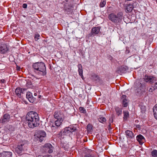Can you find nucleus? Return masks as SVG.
Instances as JSON below:
<instances>
[{
  "label": "nucleus",
  "instance_id": "obj_1",
  "mask_svg": "<svg viewBox=\"0 0 157 157\" xmlns=\"http://www.w3.org/2000/svg\"><path fill=\"white\" fill-rule=\"evenodd\" d=\"M25 120L29 128H34L39 124V117L36 112L33 111L29 112L26 116Z\"/></svg>",
  "mask_w": 157,
  "mask_h": 157
},
{
  "label": "nucleus",
  "instance_id": "obj_2",
  "mask_svg": "<svg viewBox=\"0 0 157 157\" xmlns=\"http://www.w3.org/2000/svg\"><path fill=\"white\" fill-rule=\"evenodd\" d=\"M34 72L38 75L44 76L46 74V69L45 64L41 62L34 63L32 66Z\"/></svg>",
  "mask_w": 157,
  "mask_h": 157
},
{
  "label": "nucleus",
  "instance_id": "obj_3",
  "mask_svg": "<svg viewBox=\"0 0 157 157\" xmlns=\"http://www.w3.org/2000/svg\"><path fill=\"white\" fill-rule=\"evenodd\" d=\"M123 18V14L121 12H118L117 14L112 13L108 16V18L113 23L117 24L122 21Z\"/></svg>",
  "mask_w": 157,
  "mask_h": 157
},
{
  "label": "nucleus",
  "instance_id": "obj_4",
  "mask_svg": "<svg viewBox=\"0 0 157 157\" xmlns=\"http://www.w3.org/2000/svg\"><path fill=\"white\" fill-rule=\"evenodd\" d=\"M27 144L22 142L18 145L15 151L17 154L21 155L24 151L27 149Z\"/></svg>",
  "mask_w": 157,
  "mask_h": 157
},
{
  "label": "nucleus",
  "instance_id": "obj_5",
  "mask_svg": "<svg viewBox=\"0 0 157 157\" xmlns=\"http://www.w3.org/2000/svg\"><path fill=\"white\" fill-rule=\"evenodd\" d=\"M34 136L36 140H39L40 142H42L44 138L46 136V133L44 131H40L36 132Z\"/></svg>",
  "mask_w": 157,
  "mask_h": 157
},
{
  "label": "nucleus",
  "instance_id": "obj_6",
  "mask_svg": "<svg viewBox=\"0 0 157 157\" xmlns=\"http://www.w3.org/2000/svg\"><path fill=\"white\" fill-rule=\"evenodd\" d=\"M143 79L144 82L150 83H152L156 81L155 77L152 75H145Z\"/></svg>",
  "mask_w": 157,
  "mask_h": 157
},
{
  "label": "nucleus",
  "instance_id": "obj_7",
  "mask_svg": "<svg viewBox=\"0 0 157 157\" xmlns=\"http://www.w3.org/2000/svg\"><path fill=\"white\" fill-rule=\"evenodd\" d=\"M26 89L25 88H21L18 87L15 90V93L16 95L19 98H21V94L23 93L24 91Z\"/></svg>",
  "mask_w": 157,
  "mask_h": 157
},
{
  "label": "nucleus",
  "instance_id": "obj_8",
  "mask_svg": "<svg viewBox=\"0 0 157 157\" xmlns=\"http://www.w3.org/2000/svg\"><path fill=\"white\" fill-rule=\"evenodd\" d=\"M8 51L7 45L5 44H0V53L4 54Z\"/></svg>",
  "mask_w": 157,
  "mask_h": 157
},
{
  "label": "nucleus",
  "instance_id": "obj_9",
  "mask_svg": "<svg viewBox=\"0 0 157 157\" xmlns=\"http://www.w3.org/2000/svg\"><path fill=\"white\" fill-rule=\"evenodd\" d=\"M100 26H98L93 28L91 30V33L89 34V36L90 37L92 35H97L99 33L101 29Z\"/></svg>",
  "mask_w": 157,
  "mask_h": 157
},
{
  "label": "nucleus",
  "instance_id": "obj_10",
  "mask_svg": "<svg viewBox=\"0 0 157 157\" xmlns=\"http://www.w3.org/2000/svg\"><path fill=\"white\" fill-rule=\"evenodd\" d=\"M10 116L7 113L5 114L3 117L0 120V121L2 123H5L8 122L10 119Z\"/></svg>",
  "mask_w": 157,
  "mask_h": 157
},
{
  "label": "nucleus",
  "instance_id": "obj_11",
  "mask_svg": "<svg viewBox=\"0 0 157 157\" xmlns=\"http://www.w3.org/2000/svg\"><path fill=\"white\" fill-rule=\"evenodd\" d=\"M126 98V96L125 95H123L121 97L123 105L124 107H126L128 105V101Z\"/></svg>",
  "mask_w": 157,
  "mask_h": 157
},
{
  "label": "nucleus",
  "instance_id": "obj_12",
  "mask_svg": "<svg viewBox=\"0 0 157 157\" xmlns=\"http://www.w3.org/2000/svg\"><path fill=\"white\" fill-rule=\"evenodd\" d=\"M128 70L127 67L122 66L120 67L117 70V72L120 74L126 73V71Z\"/></svg>",
  "mask_w": 157,
  "mask_h": 157
},
{
  "label": "nucleus",
  "instance_id": "obj_13",
  "mask_svg": "<svg viewBox=\"0 0 157 157\" xmlns=\"http://www.w3.org/2000/svg\"><path fill=\"white\" fill-rule=\"evenodd\" d=\"M125 134L127 138L132 139L134 137L133 132L130 130H127L125 131Z\"/></svg>",
  "mask_w": 157,
  "mask_h": 157
},
{
  "label": "nucleus",
  "instance_id": "obj_14",
  "mask_svg": "<svg viewBox=\"0 0 157 157\" xmlns=\"http://www.w3.org/2000/svg\"><path fill=\"white\" fill-rule=\"evenodd\" d=\"M137 140L139 142L140 144H142L145 140V139L144 136L141 135H139L136 136Z\"/></svg>",
  "mask_w": 157,
  "mask_h": 157
},
{
  "label": "nucleus",
  "instance_id": "obj_15",
  "mask_svg": "<svg viewBox=\"0 0 157 157\" xmlns=\"http://www.w3.org/2000/svg\"><path fill=\"white\" fill-rule=\"evenodd\" d=\"M78 72L79 75L82 78L83 77V70L82 69V67L81 64H79L78 65Z\"/></svg>",
  "mask_w": 157,
  "mask_h": 157
},
{
  "label": "nucleus",
  "instance_id": "obj_16",
  "mask_svg": "<svg viewBox=\"0 0 157 157\" xmlns=\"http://www.w3.org/2000/svg\"><path fill=\"white\" fill-rule=\"evenodd\" d=\"M133 7V6L132 5H128L127 6H126L125 8L126 10V12H131L132 10Z\"/></svg>",
  "mask_w": 157,
  "mask_h": 157
},
{
  "label": "nucleus",
  "instance_id": "obj_17",
  "mask_svg": "<svg viewBox=\"0 0 157 157\" xmlns=\"http://www.w3.org/2000/svg\"><path fill=\"white\" fill-rule=\"evenodd\" d=\"M12 154L10 152H5L2 155V157H12Z\"/></svg>",
  "mask_w": 157,
  "mask_h": 157
},
{
  "label": "nucleus",
  "instance_id": "obj_18",
  "mask_svg": "<svg viewBox=\"0 0 157 157\" xmlns=\"http://www.w3.org/2000/svg\"><path fill=\"white\" fill-rule=\"evenodd\" d=\"M116 113L118 116L121 115L122 113V109L118 107H116L115 108Z\"/></svg>",
  "mask_w": 157,
  "mask_h": 157
},
{
  "label": "nucleus",
  "instance_id": "obj_19",
  "mask_svg": "<svg viewBox=\"0 0 157 157\" xmlns=\"http://www.w3.org/2000/svg\"><path fill=\"white\" fill-rule=\"evenodd\" d=\"M44 149L48 150L49 148H53L52 145L50 143H47L44 144L43 146Z\"/></svg>",
  "mask_w": 157,
  "mask_h": 157
},
{
  "label": "nucleus",
  "instance_id": "obj_20",
  "mask_svg": "<svg viewBox=\"0 0 157 157\" xmlns=\"http://www.w3.org/2000/svg\"><path fill=\"white\" fill-rule=\"evenodd\" d=\"M138 86H137L138 88H137V90L138 91H139V89H140V90H142V88L145 87V84H142L141 83H138Z\"/></svg>",
  "mask_w": 157,
  "mask_h": 157
},
{
  "label": "nucleus",
  "instance_id": "obj_21",
  "mask_svg": "<svg viewBox=\"0 0 157 157\" xmlns=\"http://www.w3.org/2000/svg\"><path fill=\"white\" fill-rule=\"evenodd\" d=\"M98 121L100 122L104 123L106 122V120L105 117L100 116L98 118Z\"/></svg>",
  "mask_w": 157,
  "mask_h": 157
},
{
  "label": "nucleus",
  "instance_id": "obj_22",
  "mask_svg": "<svg viewBox=\"0 0 157 157\" xmlns=\"http://www.w3.org/2000/svg\"><path fill=\"white\" fill-rule=\"evenodd\" d=\"M153 112L155 117H157V105H156L153 107Z\"/></svg>",
  "mask_w": 157,
  "mask_h": 157
},
{
  "label": "nucleus",
  "instance_id": "obj_23",
  "mask_svg": "<svg viewBox=\"0 0 157 157\" xmlns=\"http://www.w3.org/2000/svg\"><path fill=\"white\" fill-rule=\"evenodd\" d=\"M151 155L153 157H157V150H154L151 152Z\"/></svg>",
  "mask_w": 157,
  "mask_h": 157
},
{
  "label": "nucleus",
  "instance_id": "obj_24",
  "mask_svg": "<svg viewBox=\"0 0 157 157\" xmlns=\"http://www.w3.org/2000/svg\"><path fill=\"white\" fill-rule=\"evenodd\" d=\"M123 113L124 114V119H126L129 116L128 112L127 111H124Z\"/></svg>",
  "mask_w": 157,
  "mask_h": 157
},
{
  "label": "nucleus",
  "instance_id": "obj_25",
  "mask_svg": "<svg viewBox=\"0 0 157 157\" xmlns=\"http://www.w3.org/2000/svg\"><path fill=\"white\" fill-rule=\"evenodd\" d=\"M106 3V2L105 1V0H103L101 1V2H100V7H104Z\"/></svg>",
  "mask_w": 157,
  "mask_h": 157
},
{
  "label": "nucleus",
  "instance_id": "obj_26",
  "mask_svg": "<svg viewBox=\"0 0 157 157\" xmlns=\"http://www.w3.org/2000/svg\"><path fill=\"white\" fill-rule=\"evenodd\" d=\"M32 94L31 93L29 92H27L26 94V98H27L28 99V98H30L32 97Z\"/></svg>",
  "mask_w": 157,
  "mask_h": 157
},
{
  "label": "nucleus",
  "instance_id": "obj_27",
  "mask_svg": "<svg viewBox=\"0 0 157 157\" xmlns=\"http://www.w3.org/2000/svg\"><path fill=\"white\" fill-rule=\"evenodd\" d=\"M29 102L31 103H33L35 101V99L33 98V96L30 98L28 99Z\"/></svg>",
  "mask_w": 157,
  "mask_h": 157
},
{
  "label": "nucleus",
  "instance_id": "obj_28",
  "mask_svg": "<svg viewBox=\"0 0 157 157\" xmlns=\"http://www.w3.org/2000/svg\"><path fill=\"white\" fill-rule=\"evenodd\" d=\"M157 88V86H156L155 87L152 86L151 88H150L148 91L149 92H152L153 91Z\"/></svg>",
  "mask_w": 157,
  "mask_h": 157
},
{
  "label": "nucleus",
  "instance_id": "obj_29",
  "mask_svg": "<svg viewBox=\"0 0 157 157\" xmlns=\"http://www.w3.org/2000/svg\"><path fill=\"white\" fill-rule=\"evenodd\" d=\"M79 110L82 113H86V111L85 109L82 107H79Z\"/></svg>",
  "mask_w": 157,
  "mask_h": 157
},
{
  "label": "nucleus",
  "instance_id": "obj_30",
  "mask_svg": "<svg viewBox=\"0 0 157 157\" xmlns=\"http://www.w3.org/2000/svg\"><path fill=\"white\" fill-rule=\"evenodd\" d=\"M54 117L57 119V120L59 119V114L58 113V112H55L54 115Z\"/></svg>",
  "mask_w": 157,
  "mask_h": 157
},
{
  "label": "nucleus",
  "instance_id": "obj_31",
  "mask_svg": "<svg viewBox=\"0 0 157 157\" xmlns=\"http://www.w3.org/2000/svg\"><path fill=\"white\" fill-rule=\"evenodd\" d=\"M40 36L38 33L35 34L34 38L36 41H37L40 38Z\"/></svg>",
  "mask_w": 157,
  "mask_h": 157
},
{
  "label": "nucleus",
  "instance_id": "obj_32",
  "mask_svg": "<svg viewBox=\"0 0 157 157\" xmlns=\"http://www.w3.org/2000/svg\"><path fill=\"white\" fill-rule=\"evenodd\" d=\"M54 124L56 126V128H58L59 127V121H58V120L56 121Z\"/></svg>",
  "mask_w": 157,
  "mask_h": 157
},
{
  "label": "nucleus",
  "instance_id": "obj_33",
  "mask_svg": "<svg viewBox=\"0 0 157 157\" xmlns=\"http://www.w3.org/2000/svg\"><path fill=\"white\" fill-rule=\"evenodd\" d=\"M76 129L75 128H74L73 127H71L69 128V129L68 130H69L71 132H73L75 131Z\"/></svg>",
  "mask_w": 157,
  "mask_h": 157
},
{
  "label": "nucleus",
  "instance_id": "obj_34",
  "mask_svg": "<svg viewBox=\"0 0 157 157\" xmlns=\"http://www.w3.org/2000/svg\"><path fill=\"white\" fill-rule=\"evenodd\" d=\"M84 157H95V156L93 155L88 154L85 155Z\"/></svg>",
  "mask_w": 157,
  "mask_h": 157
},
{
  "label": "nucleus",
  "instance_id": "obj_35",
  "mask_svg": "<svg viewBox=\"0 0 157 157\" xmlns=\"http://www.w3.org/2000/svg\"><path fill=\"white\" fill-rule=\"evenodd\" d=\"M53 148H49L48 149V152L49 153H52L53 152Z\"/></svg>",
  "mask_w": 157,
  "mask_h": 157
},
{
  "label": "nucleus",
  "instance_id": "obj_36",
  "mask_svg": "<svg viewBox=\"0 0 157 157\" xmlns=\"http://www.w3.org/2000/svg\"><path fill=\"white\" fill-rule=\"evenodd\" d=\"M113 118L112 117H111L109 118V123L110 124V123H111L113 122Z\"/></svg>",
  "mask_w": 157,
  "mask_h": 157
},
{
  "label": "nucleus",
  "instance_id": "obj_37",
  "mask_svg": "<svg viewBox=\"0 0 157 157\" xmlns=\"http://www.w3.org/2000/svg\"><path fill=\"white\" fill-rule=\"evenodd\" d=\"M6 82V81L4 79H1L0 81V82L2 83H4Z\"/></svg>",
  "mask_w": 157,
  "mask_h": 157
},
{
  "label": "nucleus",
  "instance_id": "obj_38",
  "mask_svg": "<svg viewBox=\"0 0 157 157\" xmlns=\"http://www.w3.org/2000/svg\"><path fill=\"white\" fill-rule=\"evenodd\" d=\"M27 4L25 3H24L23 4L22 7L24 8H26L27 7Z\"/></svg>",
  "mask_w": 157,
  "mask_h": 157
},
{
  "label": "nucleus",
  "instance_id": "obj_39",
  "mask_svg": "<svg viewBox=\"0 0 157 157\" xmlns=\"http://www.w3.org/2000/svg\"><path fill=\"white\" fill-rule=\"evenodd\" d=\"M38 157H41L40 156H39ZM42 157H52V156L50 155H46L44 156H42Z\"/></svg>",
  "mask_w": 157,
  "mask_h": 157
},
{
  "label": "nucleus",
  "instance_id": "obj_40",
  "mask_svg": "<svg viewBox=\"0 0 157 157\" xmlns=\"http://www.w3.org/2000/svg\"><path fill=\"white\" fill-rule=\"evenodd\" d=\"M20 67L19 66H17L16 70L18 71H19L20 70Z\"/></svg>",
  "mask_w": 157,
  "mask_h": 157
},
{
  "label": "nucleus",
  "instance_id": "obj_41",
  "mask_svg": "<svg viewBox=\"0 0 157 157\" xmlns=\"http://www.w3.org/2000/svg\"><path fill=\"white\" fill-rule=\"evenodd\" d=\"M63 117V116H62V117H61V119H59V123H62V122H61V121H63V120L64 117Z\"/></svg>",
  "mask_w": 157,
  "mask_h": 157
},
{
  "label": "nucleus",
  "instance_id": "obj_42",
  "mask_svg": "<svg viewBox=\"0 0 157 157\" xmlns=\"http://www.w3.org/2000/svg\"><path fill=\"white\" fill-rule=\"evenodd\" d=\"M136 127L137 128H138L139 129H140V125H137L136 126Z\"/></svg>",
  "mask_w": 157,
  "mask_h": 157
},
{
  "label": "nucleus",
  "instance_id": "obj_43",
  "mask_svg": "<svg viewBox=\"0 0 157 157\" xmlns=\"http://www.w3.org/2000/svg\"><path fill=\"white\" fill-rule=\"evenodd\" d=\"M34 95L35 96H36L37 95V94L36 93H34Z\"/></svg>",
  "mask_w": 157,
  "mask_h": 157
},
{
  "label": "nucleus",
  "instance_id": "obj_44",
  "mask_svg": "<svg viewBox=\"0 0 157 157\" xmlns=\"http://www.w3.org/2000/svg\"><path fill=\"white\" fill-rule=\"evenodd\" d=\"M157 86V82H156L155 83V86H154V87H155V86Z\"/></svg>",
  "mask_w": 157,
  "mask_h": 157
},
{
  "label": "nucleus",
  "instance_id": "obj_45",
  "mask_svg": "<svg viewBox=\"0 0 157 157\" xmlns=\"http://www.w3.org/2000/svg\"><path fill=\"white\" fill-rule=\"evenodd\" d=\"M111 123H110V124H109V125H108V127H110V126H111Z\"/></svg>",
  "mask_w": 157,
  "mask_h": 157
},
{
  "label": "nucleus",
  "instance_id": "obj_46",
  "mask_svg": "<svg viewBox=\"0 0 157 157\" xmlns=\"http://www.w3.org/2000/svg\"><path fill=\"white\" fill-rule=\"evenodd\" d=\"M126 52L127 53H129V51L128 50H126Z\"/></svg>",
  "mask_w": 157,
  "mask_h": 157
},
{
  "label": "nucleus",
  "instance_id": "obj_47",
  "mask_svg": "<svg viewBox=\"0 0 157 157\" xmlns=\"http://www.w3.org/2000/svg\"><path fill=\"white\" fill-rule=\"evenodd\" d=\"M89 127H90V125H88V126H87V129H88V128H89Z\"/></svg>",
  "mask_w": 157,
  "mask_h": 157
},
{
  "label": "nucleus",
  "instance_id": "obj_48",
  "mask_svg": "<svg viewBox=\"0 0 157 157\" xmlns=\"http://www.w3.org/2000/svg\"><path fill=\"white\" fill-rule=\"evenodd\" d=\"M136 56L138 58H140V57H139V56Z\"/></svg>",
  "mask_w": 157,
  "mask_h": 157
},
{
  "label": "nucleus",
  "instance_id": "obj_49",
  "mask_svg": "<svg viewBox=\"0 0 157 157\" xmlns=\"http://www.w3.org/2000/svg\"><path fill=\"white\" fill-rule=\"evenodd\" d=\"M155 118L157 120V117H155Z\"/></svg>",
  "mask_w": 157,
  "mask_h": 157
},
{
  "label": "nucleus",
  "instance_id": "obj_50",
  "mask_svg": "<svg viewBox=\"0 0 157 157\" xmlns=\"http://www.w3.org/2000/svg\"><path fill=\"white\" fill-rule=\"evenodd\" d=\"M40 96H40H40H39V98H40Z\"/></svg>",
  "mask_w": 157,
  "mask_h": 157
}]
</instances>
